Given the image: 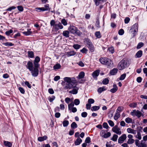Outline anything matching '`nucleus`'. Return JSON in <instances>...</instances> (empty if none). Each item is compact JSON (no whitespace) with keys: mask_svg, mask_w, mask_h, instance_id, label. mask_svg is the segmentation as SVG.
Here are the masks:
<instances>
[{"mask_svg":"<svg viewBox=\"0 0 147 147\" xmlns=\"http://www.w3.org/2000/svg\"><path fill=\"white\" fill-rule=\"evenodd\" d=\"M64 81L62 82L61 84H65L64 88L65 90L73 89L69 91V93L73 94H76L78 92L79 88L76 86L77 82L75 78L74 77H65L63 78Z\"/></svg>","mask_w":147,"mask_h":147,"instance_id":"obj_1","label":"nucleus"},{"mask_svg":"<svg viewBox=\"0 0 147 147\" xmlns=\"http://www.w3.org/2000/svg\"><path fill=\"white\" fill-rule=\"evenodd\" d=\"M127 61L123 59L119 63L118 68L119 70H122L127 67Z\"/></svg>","mask_w":147,"mask_h":147,"instance_id":"obj_2","label":"nucleus"},{"mask_svg":"<svg viewBox=\"0 0 147 147\" xmlns=\"http://www.w3.org/2000/svg\"><path fill=\"white\" fill-rule=\"evenodd\" d=\"M107 131L106 130H102L100 133V136L104 138H107L109 137L111 135V134L110 132L106 133Z\"/></svg>","mask_w":147,"mask_h":147,"instance_id":"obj_3","label":"nucleus"},{"mask_svg":"<svg viewBox=\"0 0 147 147\" xmlns=\"http://www.w3.org/2000/svg\"><path fill=\"white\" fill-rule=\"evenodd\" d=\"M112 130L114 133L118 135L121 134V129L118 127L117 125L115 126L112 129Z\"/></svg>","mask_w":147,"mask_h":147,"instance_id":"obj_4","label":"nucleus"},{"mask_svg":"<svg viewBox=\"0 0 147 147\" xmlns=\"http://www.w3.org/2000/svg\"><path fill=\"white\" fill-rule=\"evenodd\" d=\"M131 114L132 116L135 115L138 118H139L141 117L142 114L140 111L138 110L136 111V110H133L132 112H131Z\"/></svg>","mask_w":147,"mask_h":147,"instance_id":"obj_5","label":"nucleus"},{"mask_svg":"<svg viewBox=\"0 0 147 147\" xmlns=\"http://www.w3.org/2000/svg\"><path fill=\"white\" fill-rule=\"evenodd\" d=\"M63 28V26L62 25L61 23H59L58 24H56L54 26L53 29L55 31H57L59 29H61Z\"/></svg>","mask_w":147,"mask_h":147,"instance_id":"obj_6","label":"nucleus"},{"mask_svg":"<svg viewBox=\"0 0 147 147\" xmlns=\"http://www.w3.org/2000/svg\"><path fill=\"white\" fill-rule=\"evenodd\" d=\"M127 138L126 135L125 134L122 135L118 139V142L119 143H122Z\"/></svg>","mask_w":147,"mask_h":147,"instance_id":"obj_7","label":"nucleus"},{"mask_svg":"<svg viewBox=\"0 0 147 147\" xmlns=\"http://www.w3.org/2000/svg\"><path fill=\"white\" fill-rule=\"evenodd\" d=\"M105 65L107 66L108 68H111L113 67V63L112 61L110 59H108L107 62L105 63Z\"/></svg>","mask_w":147,"mask_h":147,"instance_id":"obj_8","label":"nucleus"},{"mask_svg":"<svg viewBox=\"0 0 147 147\" xmlns=\"http://www.w3.org/2000/svg\"><path fill=\"white\" fill-rule=\"evenodd\" d=\"M77 28L76 26H71L69 28L68 30L71 33L75 34L76 32V31H77Z\"/></svg>","mask_w":147,"mask_h":147,"instance_id":"obj_9","label":"nucleus"},{"mask_svg":"<svg viewBox=\"0 0 147 147\" xmlns=\"http://www.w3.org/2000/svg\"><path fill=\"white\" fill-rule=\"evenodd\" d=\"M30 71L31 72V73L33 76L34 77H36L37 76L38 73V69L33 68L31 69V71Z\"/></svg>","mask_w":147,"mask_h":147,"instance_id":"obj_10","label":"nucleus"},{"mask_svg":"<svg viewBox=\"0 0 147 147\" xmlns=\"http://www.w3.org/2000/svg\"><path fill=\"white\" fill-rule=\"evenodd\" d=\"M138 24L137 23H136L131 26L130 29L133 30L134 31H135V32H138Z\"/></svg>","mask_w":147,"mask_h":147,"instance_id":"obj_11","label":"nucleus"},{"mask_svg":"<svg viewBox=\"0 0 147 147\" xmlns=\"http://www.w3.org/2000/svg\"><path fill=\"white\" fill-rule=\"evenodd\" d=\"M26 67L30 71H31V69L33 68L32 63L31 61H29L27 63Z\"/></svg>","mask_w":147,"mask_h":147,"instance_id":"obj_12","label":"nucleus"},{"mask_svg":"<svg viewBox=\"0 0 147 147\" xmlns=\"http://www.w3.org/2000/svg\"><path fill=\"white\" fill-rule=\"evenodd\" d=\"M100 70L99 69H97L95 71L92 73V76L94 78H97V77L98 76L100 73Z\"/></svg>","mask_w":147,"mask_h":147,"instance_id":"obj_13","label":"nucleus"},{"mask_svg":"<svg viewBox=\"0 0 147 147\" xmlns=\"http://www.w3.org/2000/svg\"><path fill=\"white\" fill-rule=\"evenodd\" d=\"M108 58L106 57H102L100 58L99 61L101 64L105 65V63L108 60Z\"/></svg>","mask_w":147,"mask_h":147,"instance_id":"obj_14","label":"nucleus"},{"mask_svg":"<svg viewBox=\"0 0 147 147\" xmlns=\"http://www.w3.org/2000/svg\"><path fill=\"white\" fill-rule=\"evenodd\" d=\"M84 42L86 46H89L92 44L91 40L88 38H85L84 40Z\"/></svg>","mask_w":147,"mask_h":147,"instance_id":"obj_15","label":"nucleus"},{"mask_svg":"<svg viewBox=\"0 0 147 147\" xmlns=\"http://www.w3.org/2000/svg\"><path fill=\"white\" fill-rule=\"evenodd\" d=\"M113 88L111 89L110 90V91L112 93H114L117 91L118 89V88L117 85L115 84L113 85Z\"/></svg>","mask_w":147,"mask_h":147,"instance_id":"obj_16","label":"nucleus"},{"mask_svg":"<svg viewBox=\"0 0 147 147\" xmlns=\"http://www.w3.org/2000/svg\"><path fill=\"white\" fill-rule=\"evenodd\" d=\"M82 141V140L79 137H78L75 142V145H78L81 144Z\"/></svg>","mask_w":147,"mask_h":147,"instance_id":"obj_17","label":"nucleus"},{"mask_svg":"<svg viewBox=\"0 0 147 147\" xmlns=\"http://www.w3.org/2000/svg\"><path fill=\"white\" fill-rule=\"evenodd\" d=\"M3 144L6 146L11 147L12 146V144L11 142L7 141H4Z\"/></svg>","mask_w":147,"mask_h":147,"instance_id":"obj_18","label":"nucleus"},{"mask_svg":"<svg viewBox=\"0 0 147 147\" xmlns=\"http://www.w3.org/2000/svg\"><path fill=\"white\" fill-rule=\"evenodd\" d=\"M142 55V51L141 50L138 51L136 54L135 57L136 58H139L141 57Z\"/></svg>","mask_w":147,"mask_h":147,"instance_id":"obj_19","label":"nucleus"},{"mask_svg":"<svg viewBox=\"0 0 147 147\" xmlns=\"http://www.w3.org/2000/svg\"><path fill=\"white\" fill-rule=\"evenodd\" d=\"M47 137L46 136L43 137H39L38 138V140L40 142H42L47 139Z\"/></svg>","mask_w":147,"mask_h":147,"instance_id":"obj_20","label":"nucleus"},{"mask_svg":"<svg viewBox=\"0 0 147 147\" xmlns=\"http://www.w3.org/2000/svg\"><path fill=\"white\" fill-rule=\"evenodd\" d=\"M127 131L129 133H131L133 134H136V131L130 128H128L127 129Z\"/></svg>","mask_w":147,"mask_h":147,"instance_id":"obj_21","label":"nucleus"},{"mask_svg":"<svg viewBox=\"0 0 147 147\" xmlns=\"http://www.w3.org/2000/svg\"><path fill=\"white\" fill-rule=\"evenodd\" d=\"M85 76V73L83 71L81 72L79 74L77 78L78 79H80L83 78Z\"/></svg>","mask_w":147,"mask_h":147,"instance_id":"obj_22","label":"nucleus"},{"mask_svg":"<svg viewBox=\"0 0 147 147\" xmlns=\"http://www.w3.org/2000/svg\"><path fill=\"white\" fill-rule=\"evenodd\" d=\"M76 54V52L74 51H71L67 53V55L68 57L73 56Z\"/></svg>","mask_w":147,"mask_h":147,"instance_id":"obj_23","label":"nucleus"},{"mask_svg":"<svg viewBox=\"0 0 147 147\" xmlns=\"http://www.w3.org/2000/svg\"><path fill=\"white\" fill-rule=\"evenodd\" d=\"M69 32L67 30H65L63 31V35L66 37H68L69 36Z\"/></svg>","mask_w":147,"mask_h":147,"instance_id":"obj_24","label":"nucleus"},{"mask_svg":"<svg viewBox=\"0 0 147 147\" xmlns=\"http://www.w3.org/2000/svg\"><path fill=\"white\" fill-rule=\"evenodd\" d=\"M118 69L116 68H114L110 71V74L111 75H114L117 72Z\"/></svg>","mask_w":147,"mask_h":147,"instance_id":"obj_25","label":"nucleus"},{"mask_svg":"<svg viewBox=\"0 0 147 147\" xmlns=\"http://www.w3.org/2000/svg\"><path fill=\"white\" fill-rule=\"evenodd\" d=\"M28 57L33 58L34 57V53L32 51H28Z\"/></svg>","mask_w":147,"mask_h":147,"instance_id":"obj_26","label":"nucleus"},{"mask_svg":"<svg viewBox=\"0 0 147 147\" xmlns=\"http://www.w3.org/2000/svg\"><path fill=\"white\" fill-rule=\"evenodd\" d=\"M88 47L91 52H93L94 51V48L92 44L90 45L89 46H88Z\"/></svg>","mask_w":147,"mask_h":147,"instance_id":"obj_27","label":"nucleus"},{"mask_svg":"<svg viewBox=\"0 0 147 147\" xmlns=\"http://www.w3.org/2000/svg\"><path fill=\"white\" fill-rule=\"evenodd\" d=\"M2 44L3 45H4L5 46H9V47H11L13 46L14 44H13L11 42H3L2 43Z\"/></svg>","mask_w":147,"mask_h":147,"instance_id":"obj_28","label":"nucleus"},{"mask_svg":"<svg viewBox=\"0 0 147 147\" xmlns=\"http://www.w3.org/2000/svg\"><path fill=\"white\" fill-rule=\"evenodd\" d=\"M100 109V107L99 106H93L91 108V110L92 111H97Z\"/></svg>","mask_w":147,"mask_h":147,"instance_id":"obj_29","label":"nucleus"},{"mask_svg":"<svg viewBox=\"0 0 147 147\" xmlns=\"http://www.w3.org/2000/svg\"><path fill=\"white\" fill-rule=\"evenodd\" d=\"M120 117V113L116 112L115 115L114 117V119L115 120H117Z\"/></svg>","mask_w":147,"mask_h":147,"instance_id":"obj_30","label":"nucleus"},{"mask_svg":"<svg viewBox=\"0 0 147 147\" xmlns=\"http://www.w3.org/2000/svg\"><path fill=\"white\" fill-rule=\"evenodd\" d=\"M138 32H135V31H134L133 30H132L131 29L129 31V33L132 34H133V35L132 36V38H133L137 34V33Z\"/></svg>","mask_w":147,"mask_h":147,"instance_id":"obj_31","label":"nucleus"},{"mask_svg":"<svg viewBox=\"0 0 147 147\" xmlns=\"http://www.w3.org/2000/svg\"><path fill=\"white\" fill-rule=\"evenodd\" d=\"M44 8V10L43 11H48L50 10V8H49V5L48 4H47L46 5H45L44 6V7H43Z\"/></svg>","mask_w":147,"mask_h":147,"instance_id":"obj_32","label":"nucleus"},{"mask_svg":"<svg viewBox=\"0 0 147 147\" xmlns=\"http://www.w3.org/2000/svg\"><path fill=\"white\" fill-rule=\"evenodd\" d=\"M125 121L126 122L128 123H132V119L129 117H127L126 118Z\"/></svg>","mask_w":147,"mask_h":147,"instance_id":"obj_33","label":"nucleus"},{"mask_svg":"<svg viewBox=\"0 0 147 147\" xmlns=\"http://www.w3.org/2000/svg\"><path fill=\"white\" fill-rule=\"evenodd\" d=\"M71 128L74 129L78 127V125L75 122H73L71 124Z\"/></svg>","mask_w":147,"mask_h":147,"instance_id":"obj_34","label":"nucleus"},{"mask_svg":"<svg viewBox=\"0 0 147 147\" xmlns=\"http://www.w3.org/2000/svg\"><path fill=\"white\" fill-rule=\"evenodd\" d=\"M118 136L116 134H114L113 137L111 138V140H112L113 141L116 142L117 141Z\"/></svg>","mask_w":147,"mask_h":147,"instance_id":"obj_35","label":"nucleus"},{"mask_svg":"<svg viewBox=\"0 0 147 147\" xmlns=\"http://www.w3.org/2000/svg\"><path fill=\"white\" fill-rule=\"evenodd\" d=\"M31 29H29L28 30V31L26 32H23V34L26 36H28L31 33V32L30 31Z\"/></svg>","mask_w":147,"mask_h":147,"instance_id":"obj_36","label":"nucleus"},{"mask_svg":"<svg viewBox=\"0 0 147 147\" xmlns=\"http://www.w3.org/2000/svg\"><path fill=\"white\" fill-rule=\"evenodd\" d=\"M63 124L64 127H67L69 124V122L67 120H64L63 121Z\"/></svg>","mask_w":147,"mask_h":147,"instance_id":"obj_37","label":"nucleus"},{"mask_svg":"<svg viewBox=\"0 0 147 147\" xmlns=\"http://www.w3.org/2000/svg\"><path fill=\"white\" fill-rule=\"evenodd\" d=\"M61 67L59 63L56 64L53 66V68L55 69H60Z\"/></svg>","mask_w":147,"mask_h":147,"instance_id":"obj_38","label":"nucleus"},{"mask_svg":"<svg viewBox=\"0 0 147 147\" xmlns=\"http://www.w3.org/2000/svg\"><path fill=\"white\" fill-rule=\"evenodd\" d=\"M74 106V103L71 102L68 105V109L69 110H71V109Z\"/></svg>","mask_w":147,"mask_h":147,"instance_id":"obj_39","label":"nucleus"},{"mask_svg":"<svg viewBox=\"0 0 147 147\" xmlns=\"http://www.w3.org/2000/svg\"><path fill=\"white\" fill-rule=\"evenodd\" d=\"M143 141L142 140L141 142L138 146V147H146V146L144 143H143Z\"/></svg>","mask_w":147,"mask_h":147,"instance_id":"obj_40","label":"nucleus"},{"mask_svg":"<svg viewBox=\"0 0 147 147\" xmlns=\"http://www.w3.org/2000/svg\"><path fill=\"white\" fill-rule=\"evenodd\" d=\"M55 97L54 96H52L51 97H49L48 99L50 102H52L55 99Z\"/></svg>","mask_w":147,"mask_h":147,"instance_id":"obj_41","label":"nucleus"},{"mask_svg":"<svg viewBox=\"0 0 147 147\" xmlns=\"http://www.w3.org/2000/svg\"><path fill=\"white\" fill-rule=\"evenodd\" d=\"M81 47V45L78 44H75L73 45V47L76 49H78Z\"/></svg>","mask_w":147,"mask_h":147,"instance_id":"obj_42","label":"nucleus"},{"mask_svg":"<svg viewBox=\"0 0 147 147\" xmlns=\"http://www.w3.org/2000/svg\"><path fill=\"white\" fill-rule=\"evenodd\" d=\"M95 35L97 38H100L101 37L100 32L99 31L96 32L95 33Z\"/></svg>","mask_w":147,"mask_h":147,"instance_id":"obj_43","label":"nucleus"},{"mask_svg":"<svg viewBox=\"0 0 147 147\" xmlns=\"http://www.w3.org/2000/svg\"><path fill=\"white\" fill-rule=\"evenodd\" d=\"M144 45V43L142 42H139L138 45L137 47V49H140Z\"/></svg>","mask_w":147,"mask_h":147,"instance_id":"obj_44","label":"nucleus"},{"mask_svg":"<svg viewBox=\"0 0 147 147\" xmlns=\"http://www.w3.org/2000/svg\"><path fill=\"white\" fill-rule=\"evenodd\" d=\"M106 90V89L104 87H100L98 89V92L99 93H101L103 91Z\"/></svg>","mask_w":147,"mask_h":147,"instance_id":"obj_45","label":"nucleus"},{"mask_svg":"<svg viewBox=\"0 0 147 147\" xmlns=\"http://www.w3.org/2000/svg\"><path fill=\"white\" fill-rule=\"evenodd\" d=\"M109 82V80L107 78H105L102 81V83L104 85L107 84Z\"/></svg>","mask_w":147,"mask_h":147,"instance_id":"obj_46","label":"nucleus"},{"mask_svg":"<svg viewBox=\"0 0 147 147\" xmlns=\"http://www.w3.org/2000/svg\"><path fill=\"white\" fill-rule=\"evenodd\" d=\"M126 74L125 73L124 74L121 75L119 78V79L120 80H123L126 77Z\"/></svg>","mask_w":147,"mask_h":147,"instance_id":"obj_47","label":"nucleus"},{"mask_svg":"<svg viewBox=\"0 0 147 147\" xmlns=\"http://www.w3.org/2000/svg\"><path fill=\"white\" fill-rule=\"evenodd\" d=\"M137 103H132L129 104V106L131 107L134 108L136 107L137 106Z\"/></svg>","mask_w":147,"mask_h":147,"instance_id":"obj_48","label":"nucleus"},{"mask_svg":"<svg viewBox=\"0 0 147 147\" xmlns=\"http://www.w3.org/2000/svg\"><path fill=\"white\" fill-rule=\"evenodd\" d=\"M50 25L51 26H53V29L54 28V26L56 24L54 20H52L50 22Z\"/></svg>","mask_w":147,"mask_h":147,"instance_id":"obj_49","label":"nucleus"},{"mask_svg":"<svg viewBox=\"0 0 147 147\" xmlns=\"http://www.w3.org/2000/svg\"><path fill=\"white\" fill-rule=\"evenodd\" d=\"M95 25L96 26L97 28H99L100 27V23L99 19H97V20L96 22Z\"/></svg>","mask_w":147,"mask_h":147,"instance_id":"obj_50","label":"nucleus"},{"mask_svg":"<svg viewBox=\"0 0 147 147\" xmlns=\"http://www.w3.org/2000/svg\"><path fill=\"white\" fill-rule=\"evenodd\" d=\"M74 104L76 105H78L80 104V101L79 99H76L74 100Z\"/></svg>","mask_w":147,"mask_h":147,"instance_id":"obj_51","label":"nucleus"},{"mask_svg":"<svg viewBox=\"0 0 147 147\" xmlns=\"http://www.w3.org/2000/svg\"><path fill=\"white\" fill-rule=\"evenodd\" d=\"M13 32L12 30L10 29L9 31H6L5 32V34L7 36H9Z\"/></svg>","mask_w":147,"mask_h":147,"instance_id":"obj_52","label":"nucleus"},{"mask_svg":"<svg viewBox=\"0 0 147 147\" xmlns=\"http://www.w3.org/2000/svg\"><path fill=\"white\" fill-rule=\"evenodd\" d=\"M134 142V140L133 139H129L128 140L127 143L129 144H131Z\"/></svg>","mask_w":147,"mask_h":147,"instance_id":"obj_53","label":"nucleus"},{"mask_svg":"<svg viewBox=\"0 0 147 147\" xmlns=\"http://www.w3.org/2000/svg\"><path fill=\"white\" fill-rule=\"evenodd\" d=\"M40 61V58L38 56H36V57L34 62H36V63H38Z\"/></svg>","mask_w":147,"mask_h":147,"instance_id":"obj_54","label":"nucleus"},{"mask_svg":"<svg viewBox=\"0 0 147 147\" xmlns=\"http://www.w3.org/2000/svg\"><path fill=\"white\" fill-rule=\"evenodd\" d=\"M61 22L64 26H66L67 23L66 20L64 19H62L61 20Z\"/></svg>","mask_w":147,"mask_h":147,"instance_id":"obj_55","label":"nucleus"},{"mask_svg":"<svg viewBox=\"0 0 147 147\" xmlns=\"http://www.w3.org/2000/svg\"><path fill=\"white\" fill-rule=\"evenodd\" d=\"M136 138L139 140H141V134L140 132L139 131L138 132L137 134L136 135Z\"/></svg>","mask_w":147,"mask_h":147,"instance_id":"obj_56","label":"nucleus"},{"mask_svg":"<svg viewBox=\"0 0 147 147\" xmlns=\"http://www.w3.org/2000/svg\"><path fill=\"white\" fill-rule=\"evenodd\" d=\"M38 63H36L35 62H34V68L38 69V67L39 66V65Z\"/></svg>","mask_w":147,"mask_h":147,"instance_id":"obj_57","label":"nucleus"},{"mask_svg":"<svg viewBox=\"0 0 147 147\" xmlns=\"http://www.w3.org/2000/svg\"><path fill=\"white\" fill-rule=\"evenodd\" d=\"M109 125L111 127H112L114 126V124L113 122L111 120H109L108 121Z\"/></svg>","mask_w":147,"mask_h":147,"instance_id":"obj_58","label":"nucleus"},{"mask_svg":"<svg viewBox=\"0 0 147 147\" xmlns=\"http://www.w3.org/2000/svg\"><path fill=\"white\" fill-rule=\"evenodd\" d=\"M18 89L20 92L22 94H24L25 93V90L23 88L20 87Z\"/></svg>","mask_w":147,"mask_h":147,"instance_id":"obj_59","label":"nucleus"},{"mask_svg":"<svg viewBox=\"0 0 147 147\" xmlns=\"http://www.w3.org/2000/svg\"><path fill=\"white\" fill-rule=\"evenodd\" d=\"M124 31L122 29H120L118 32L119 34L120 35H123L124 34Z\"/></svg>","mask_w":147,"mask_h":147,"instance_id":"obj_60","label":"nucleus"},{"mask_svg":"<svg viewBox=\"0 0 147 147\" xmlns=\"http://www.w3.org/2000/svg\"><path fill=\"white\" fill-rule=\"evenodd\" d=\"M88 51V50L85 48H84L80 50V52L83 53H86Z\"/></svg>","mask_w":147,"mask_h":147,"instance_id":"obj_61","label":"nucleus"},{"mask_svg":"<svg viewBox=\"0 0 147 147\" xmlns=\"http://www.w3.org/2000/svg\"><path fill=\"white\" fill-rule=\"evenodd\" d=\"M103 127L107 129L109 127L107 123L106 122L102 124Z\"/></svg>","mask_w":147,"mask_h":147,"instance_id":"obj_62","label":"nucleus"},{"mask_svg":"<svg viewBox=\"0 0 147 147\" xmlns=\"http://www.w3.org/2000/svg\"><path fill=\"white\" fill-rule=\"evenodd\" d=\"M88 102L89 103L91 104H93L94 102V100L92 98H90L88 99Z\"/></svg>","mask_w":147,"mask_h":147,"instance_id":"obj_63","label":"nucleus"},{"mask_svg":"<svg viewBox=\"0 0 147 147\" xmlns=\"http://www.w3.org/2000/svg\"><path fill=\"white\" fill-rule=\"evenodd\" d=\"M85 142L86 143H89L90 142V138L88 137L86 138L85 140Z\"/></svg>","mask_w":147,"mask_h":147,"instance_id":"obj_64","label":"nucleus"}]
</instances>
